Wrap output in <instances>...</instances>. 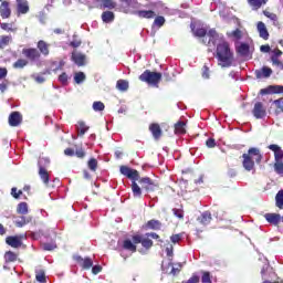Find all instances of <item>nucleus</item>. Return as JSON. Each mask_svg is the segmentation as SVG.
I'll return each instance as SVG.
<instances>
[{
    "mask_svg": "<svg viewBox=\"0 0 283 283\" xmlns=\"http://www.w3.org/2000/svg\"><path fill=\"white\" fill-rule=\"evenodd\" d=\"M190 28L193 35L201 39V43H203V45H213V48H216V41H218V32L214 29H211L209 32H207V29L202 27H196L195 23H191Z\"/></svg>",
    "mask_w": 283,
    "mask_h": 283,
    "instance_id": "3",
    "label": "nucleus"
},
{
    "mask_svg": "<svg viewBox=\"0 0 283 283\" xmlns=\"http://www.w3.org/2000/svg\"><path fill=\"white\" fill-rule=\"evenodd\" d=\"M274 171L279 174V176H283V161H275Z\"/></svg>",
    "mask_w": 283,
    "mask_h": 283,
    "instance_id": "47",
    "label": "nucleus"
},
{
    "mask_svg": "<svg viewBox=\"0 0 283 283\" xmlns=\"http://www.w3.org/2000/svg\"><path fill=\"white\" fill-rule=\"evenodd\" d=\"M59 82L62 83V85H67V73H62L59 76Z\"/></svg>",
    "mask_w": 283,
    "mask_h": 283,
    "instance_id": "58",
    "label": "nucleus"
},
{
    "mask_svg": "<svg viewBox=\"0 0 283 283\" xmlns=\"http://www.w3.org/2000/svg\"><path fill=\"white\" fill-rule=\"evenodd\" d=\"M42 249L43 251H54V249H56V243L55 242L43 243Z\"/></svg>",
    "mask_w": 283,
    "mask_h": 283,
    "instance_id": "48",
    "label": "nucleus"
},
{
    "mask_svg": "<svg viewBox=\"0 0 283 283\" xmlns=\"http://www.w3.org/2000/svg\"><path fill=\"white\" fill-rule=\"evenodd\" d=\"M175 134L182 135L187 134V123L179 120L175 124Z\"/></svg>",
    "mask_w": 283,
    "mask_h": 283,
    "instance_id": "26",
    "label": "nucleus"
},
{
    "mask_svg": "<svg viewBox=\"0 0 283 283\" xmlns=\"http://www.w3.org/2000/svg\"><path fill=\"white\" fill-rule=\"evenodd\" d=\"M199 282H200V276L192 275L186 283H199Z\"/></svg>",
    "mask_w": 283,
    "mask_h": 283,
    "instance_id": "64",
    "label": "nucleus"
},
{
    "mask_svg": "<svg viewBox=\"0 0 283 283\" xmlns=\"http://www.w3.org/2000/svg\"><path fill=\"white\" fill-rule=\"evenodd\" d=\"M11 196H13V198H15V199H19V198H21V196H23V191L18 190L17 188H12Z\"/></svg>",
    "mask_w": 283,
    "mask_h": 283,
    "instance_id": "53",
    "label": "nucleus"
},
{
    "mask_svg": "<svg viewBox=\"0 0 283 283\" xmlns=\"http://www.w3.org/2000/svg\"><path fill=\"white\" fill-rule=\"evenodd\" d=\"M133 14L139 19H154V17H156V12L154 10H137L134 11Z\"/></svg>",
    "mask_w": 283,
    "mask_h": 283,
    "instance_id": "16",
    "label": "nucleus"
},
{
    "mask_svg": "<svg viewBox=\"0 0 283 283\" xmlns=\"http://www.w3.org/2000/svg\"><path fill=\"white\" fill-rule=\"evenodd\" d=\"M250 8L254 11L260 10V8H263V6H266L269 3V0H247Z\"/></svg>",
    "mask_w": 283,
    "mask_h": 283,
    "instance_id": "19",
    "label": "nucleus"
},
{
    "mask_svg": "<svg viewBox=\"0 0 283 283\" xmlns=\"http://www.w3.org/2000/svg\"><path fill=\"white\" fill-rule=\"evenodd\" d=\"M38 167L39 169H41V167H43V169H45V167H50V158L48 157L40 158L38 161Z\"/></svg>",
    "mask_w": 283,
    "mask_h": 283,
    "instance_id": "42",
    "label": "nucleus"
},
{
    "mask_svg": "<svg viewBox=\"0 0 283 283\" xmlns=\"http://www.w3.org/2000/svg\"><path fill=\"white\" fill-rule=\"evenodd\" d=\"M280 56H282V50L275 49L273 51V54L271 55V61H273L274 59L277 60L280 59Z\"/></svg>",
    "mask_w": 283,
    "mask_h": 283,
    "instance_id": "55",
    "label": "nucleus"
},
{
    "mask_svg": "<svg viewBox=\"0 0 283 283\" xmlns=\"http://www.w3.org/2000/svg\"><path fill=\"white\" fill-rule=\"evenodd\" d=\"M17 213L28 216V202H20L17 207Z\"/></svg>",
    "mask_w": 283,
    "mask_h": 283,
    "instance_id": "34",
    "label": "nucleus"
},
{
    "mask_svg": "<svg viewBox=\"0 0 283 283\" xmlns=\"http://www.w3.org/2000/svg\"><path fill=\"white\" fill-rule=\"evenodd\" d=\"M123 249H125V251H130L132 253H136L137 251L136 243H134V241L132 242L129 239L124 240Z\"/></svg>",
    "mask_w": 283,
    "mask_h": 283,
    "instance_id": "30",
    "label": "nucleus"
},
{
    "mask_svg": "<svg viewBox=\"0 0 283 283\" xmlns=\"http://www.w3.org/2000/svg\"><path fill=\"white\" fill-rule=\"evenodd\" d=\"M6 243L9 247H12V249H19V247H21V244H22L19 237H7Z\"/></svg>",
    "mask_w": 283,
    "mask_h": 283,
    "instance_id": "21",
    "label": "nucleus"
},
{
    "mask_svg": "<svg viewBox=\"0 0 283 283\" xmlns=\"http://www.w3.org/2000/svg\"><path fill=\"white\" fill-rule=\"evenodd\" d=\"M172 213H174V216H176V218H178L179 220H185V210L178 209V208H174V209H172Z\"/></svg>",
    "mask_w": 283,
    "mask_h": 283,
    "instance_id": "46",
    "label": "nucleus"
},
{
    "mask_svg": "<svg viewBox=\"0 0 283 283\" xmlns=\"http://www.w3.org/2000/svg\"><path fill=\"white\" fill-rule=\"evenodd\" d=\"M114 19H115V15H114V12H112V11H104L102 13V21L104 23H112V21H114Z\"/></svg>",
    "mask_w": 283,
    "mask_h": 283,
    "instance_id": "32",
    "label": "nucleus"
},
{
    "mask_svg": "<svg viewBox=\"0 0 283 283\" xmlns=\"http://www.w3.org/2000/svg\"><path fill=\"white\" fill-rule=\"evenodd\" d=\"M206 146L209 147V149H213V147H216V139L214 138H208L206 140Z\"/></svg>",
    "mask_w": 283,
    "mask_h": 283,
    "instance_id": "59",
    "label": "nucleus"
},
{
    "mask_svg": "<svg viewBox=\"0 0 283 283\" xmlns=\"http://www.w3.org/2000/svg\"><path fill=\"white\" fill-rule=\"evenodd\" d=\"M139 81L142 83H147L148 85H154L158 87L160 81H163V73L151 72L150 70H146L143 74L139 75Z\"/></svg>",
    "mask_w": 283,
    "mask_h": 283,
    "instance_id": "5",
    "label": "nucleus"
},
{
    "mask_svg": "<svg viewBox=\"0 0 283 283\" xmlns=\"http://www.w3.org/2000/svg\"><path fill=\"white\" fill-rule=\"evenodd\" d=\"M15 1H17L18 15L28 14V12H30V3H28V0H15Z\"/></svg>",
    "mask_w": 283,
    "mask_h": 283,
    "instance_id": "13",
    "label": "nucleus"
},
{
    "mask_svg": "<svg viewBox=\"0 0 283 283\" xmlns=\"http://www.w3.org/2000/svg\"><path fill=\"white\" fill-rule=\"evenodd\" d=\"M181 240H182V233L172 234L170 237V241L172 242V244H178V242H180Z\"/></svg>",
    "mask_w": 283,
    "mask_h": 283,
    "instance_id": "52",
    "label": "nucleus"
},
{
    "mask_svg": "<svg viewBox=\"0 0 283 283\" xmlns=\"http://www.w3.org/2000/svg\"><path fill=\"white\" fill-rule=\"evenodd\" d=\"M149 132L151 133L155 140H160V138L163 137V128H160V124L158 123L150 124Z\"/></svg>",
    "mask_w": 283,
    "mask_h": 283,
    "instance_id": "14",
    "label": "nucleus"
},
{
    "mask_svg": "<svg viewBox=\"0 0 283 283\" xmlns=\"http://www.w3.org/2000/svg\"><path fill=\"white\" fill-rule=\"evenodd\" d=\"M10 41H12L11 35L0 36V50H3V48H6V45H10Z\"/></svg>",
    "mask_w": 283,
    "mask_h": 283,
    "instance_id": "37",
    "label": "nucleus"
},
{
    "mask_svg": "<svg viewBox=\"0 0 283 283\" xmlns=\"http://www.w3.org/2000/svg\"><path fill=\"white\" fill-rule=\"evenodd\" d=\"M93 109L94 112H103L105 109V104L103 102H94Z\"/></svg>",
    "mask_w": 283,
    "mask_h": 283,
    "instance_id": "49",
    "label": "nucleus"
},
{
    "mask_svg": "<svg viewBox=\"0 0 283 283\" xmlns=\"http://www.w3.org/2000/svg\"><path fill=\"white\" fill-rule=\"evenodd\" d=\"M201 274V283H213L211 281V272L202 271Z\"/></svg>",
    "mask_w": 283,
    "mask_h": 283,
    "instance_id": "43",
    "label": "nucleus"
},
{
    "mask_svg": "<svg viewBox=\"0 0 283 283\" xmlns=\"http://www.w3.org/2000/svg\"><path fill=\"white\" fill-rule=\"evenodd\" d=\"M91 269H92L93 275H98V273L103 271V268L101 265H93Z\"/></svg>",
    "mask_w": 283,
    "mask_h": 283,
    "instance_id": "60",
    "label": "nucleus"
},
{
    "mask_svg": "<svg viewBox=\"0 0 283 283\" xmlns=\"http://www.w3.org/2000/svg\"><path fill=\"white\" fill-rule=\"evenodd\" d=\"M74 81L75 83H77V85H80V83H83V81H85V73L83 72L76 73L74 76Z\"/></svg>",
    "mask_w": 283,
    "mask_h": 283,
    "instance_id": "50",
    "label": "nucleus"
},
{
    "mask_svg": "<svg viewBox=\"0 0 283 283\" xmlns=\"http://www.w3.org/2000/svg\"><path fill=\"white\" fill-rule=\"evenodd\" d=\"M117 3V10L119 12H124L125 14L129 13V7L132 6V0H118Z\"/></svg>",
    "mask_w": 283,
    "mask_h": 283,
    "instance_id": "17",
    "label": "nucleus"
},
{
    "mask_svg": "<svg viewBox=\"0 0 283 283\" xmlns=\"http://www.w3.org/2000/svg\"><path fill=\"white\" fill-rule=\"evenodd\" d=\"M165 17L158 15L155 18L153 25H156V28H163L165 25Z\"/></svg>",
    "mask_w": 283,
    "mask_h": 283,
    "instance_id": "44",
    "label": "nucleus"
},
{
    "mask_svg": "<svg viewBox=\"0 0 283 283\" xmlns=\"http://www.w3.org/2000/svg\"><path fill=\"white\" fill-rule=\"evenodd\" d=\"M22 55L29 63H36L41 61V52L36 48H24L22 49Z\"/></svg>",
    "mask_w": 283,
    "mask_h": 283,
    "instance_id": "6",
    "label": "nucleus"
},
{
    "mask_svg": "<svg viewBox=\"0 0 283 283\" xmlns=\"http://www.w3.org/2000/svg\"><path fill=\"white\" fill-rule=\"evenodd\" d=\"M232 36L234 39H242V31L240 29L232 31Z\"/></svg>",
    "mask_w": 283,
    "mask_h": 283,
    "instance_id": "63",
    "label": "nucleus"
},
{
    "mask_svg": "<svg viewBox=\"0 0 283 283\" xmlns=\"http://www.w3.org/2000/svg\"><path fill=\"white\" fill-rule=\"evenodd\" d=\"M132 240L134 244H142V247L146 249V251H149V249L154 247V241L149 239V237L143 238V235L140 234H135L133 235Z\"/></svg>",
    "mask_w": 283,
    "mask_h": 283,
    "instance_id": "7",
    "label": "nucleus"
},
{
    "mask_svg": "<svg viewBox=\"0 0 283 283\" xmlns=\"http://www.w3.org/2000/svg\"><path fill=\"white\" fill-rule=\"evenodd\" d=\"M242 158L243 169H245V171H255V165H261L264 156L260 148L251 147L242 155Z\"/></svg>",
    "mask_w": 283,
    "mask_h": 283,
    "instance_id": "2",
    "label": "nucleus"
},
{
    "mask_svg": "<svg viewBox=\"0 0 283 283\" xmlns=\"http://www.w3.org/2000/svg\"><path fill=\"white\" fill-rule=\"evenodd\" d=\"M29 63L27 59H18L12 66L14 70H23V67H28Z\"/></svg>",
    "mask_w": 283,
    "mask_h": 283,
    "instance_id": "31",
    "label": "nucleus"
},
{
    "mask_svg": "<svg viewBox=\"0 0 283 283\" xmlns=\"http://www.w3.org/2000/svg\"><path fill=\"white\" fill-rule=\"evenodd\" d=\"M72 61H74V63L78 65V67H83V65H85V55L82 53L73 52Z\"/></svg>",
    "mask_w": 283,
    "mask_h": 283,
    "instance_id": "22",
    "label": "nucleus"
},
{
    "mask_svg": "<svg viewBox=\"0 0 283 283\" xmlns=\"http://www.w3.org/2000/svg\"><path fill=\"white\" fill-rule=\"evenodd\" d=\"M38 52L43 56H50V44L48 42L40 40L38 42Z\"/></svg>",
    "mask_w": 283,
    "mask_h": 283,
    "instance_id": "18",
    "label": "nucleus"
},
{
    "mask_svg": "<svg viewBox=\"0 0 283 283\" xmlns=\"http://www.w3.org/2000/svg\"><path fill=\"white\" fill-rule=\"evenodd\" d=\"M35 280L40 283L48 282V279L45 277V271L44 270H38L35 271Z\"/></svg>",
    "mask_w": 283,
    "mask_h": 283,
    "instance_id": "35",
    "label": "nucleus"
},
{
    "mask_svg": "<svg viewBox=\"0 0 283 283\" xmlns=\"http://www.w3.org/2000/svg\"><path fill=\"white\" fill-rule=\"evenodd\" d=\"M256 30L261 39L269 41V30L266 29V24H264V22L259 21L256 24Z\"/></svg>",
    "mask_w": 283,
    "mask_h": 283,
    "instance_id": "15",
    "label": "nucleus"
},
{
    "mask_svg": "<svg viewBox=\"0 0 283 283\" xmlns=\"http://www.w3.org/2000/svg\"><path fill=\"white\" fill-rule=\"evenodd\" d=\"M8 123L10 127H19L23 123V115L14 111L9 115Z\"/></svg>",
    "mask_w": 283,
    "mask_h": 283,
    "instance_id": "10",
    "label": "nucleus"
},
{
    "mask_svg": "<svg viewBox=\"0 0 283 283\" xmlns=\"http://www.w3.org/2000/svg\"><path fill=\"white\" fill-rule=\"evenodd\" d=\"M87 167L91 171H96V169H98V160L91 158L87 163Z\"/></svg>",
    "mask_w": 283,
    "mask_h": 283,
    "instance_id": "41",
    "label": "nucleus"
},
{
    "mask_svg": "<svg viewBox=\"0 0 283 283\" xmlns=\"http://www.w3.org/2000/svg\"><path fill=\"white\" fill-rule=\"evenodd\" d=\"M146 238H153V240H157L158 242H160V244L165 242L163 239H160V235H158V233L156 232H147Z\"/></svg>",
    "mask_w": 283,
    "mask_h": 283,
    "instance_id": "51",
    "label": "nucleus"
},
{
    "mask_svg": "<svg viewBox=\"0 0 283 283\" xmlns=\"http://www.w3.org/2000/svg\"><path fill=\"white\" fill-rule=\"evenodd\" d=\"M75 156L77 158H84L85 157V150L83 148H78L75 150Z\"/></svg>",
    "mask_w": 283,
    "mask_h": 283,
    "instance_id": "62",
    "label": "nucleus"
},
{
    "mask_svg": "<svg viewBox=\"0 0 283 283\" xmlns=\"http://www.w3.org/2000/svg\"><path fill=\"white\" fill-rule=\"evenodd\" d=\"M272 61V64L275 65L276 67H279V70H283V62L280 61V59L275 60H271Z\"/></svg>",
    "mask_w": 283,
    "mask_h": 283,
    "instance_id": "61",
    "label": "nucleus"
},
{
    "mask_svg": "<svg viewBox=\"0 0 283 283\" xmlns=\"http://www.w3.org/2000/svg\"><path fill=\"white\" fill-rule=\"evenodd\" d=\"M198 222L202 224L203 227H207V224H211V212L205 211L200 217H198Z\"/></svg>",
    "mask_w": 283,
    "mask_h": 283,
    "instance_id": "20",
    "label": "nucleus"
},
{
    "mask_svg": "<svg viewBox=\"0 0 283 283\" xmlns=\"http://www.w3.org/2000/svg\"><path fill=\"white\" fill-rule=\"evenodd\" d=\"M273 74V70L268 66H263L261 71H256V78H269Z\"/></svg>",
    "mask_w": 283,
    "mask_h": 283,
    "instance_id": "28",
    "label": "nucleus"
},
{
    "mask_svg": "<svg viewBox=\"0 0 283 283\" xmlns=\"http://www.w3.org/2000/svg\"><path fill=\"white\" fill-rule=\"evenodd\" d=\"M217 59L221 67H231L233 65V53L229 42L223 41L217 45Z\"/></svg>",
    "mask_w": 283,
    "mask_h": 283,
    "instance_id": "4",
    "label": "nucleus"
},
{
    "mask_svg": "<svg viewBox=\"0 0 283 283\" xmlns=\"http://www.w3.org/2000/svg\"><path fill=\"white\" fill-rule=\"evenodd\" d=\"M146 229H151L153 231H160V229H163V222L156 219H151L147 221Z\"/></svg>",
    "mask_w": 283,
    "mask_h": 283,
    "instance_id": "24",
    "label": "nucleus"
},
{
    "mask_svg": "<svg viewBox=\"0 0 283 283\" xmlns=\"http://www.w3.org/2000/svg\"><path fill=\"white\" fill-rule=\"evenodd\" d=\"M265 220H268L270 224H274V227H277V224H280V221L282 220V217L277 213H266Z\"/></svg>",
    "mask_w": 283,
    "mask_h": 283,
    "instance_id": "23",
    "label": "nucleus"
},
{
    "mask_svg": "<svg viewBox=\"0 0 283 283\" xmlns=\"http://www.w3.org/2000/svg\"><path fill=\"white\" fill-rule=\"evenodd\" d=\"M1 30H6L7 32H12V24L8 22H3L0 24Z\"/></svg>",
    "mask_w": 283,
    "mask_h": 283,
    "instance_id": "57",
    "label": "nucleus"
},
{
    "mask_svg": "<svg viewBox=\"0 0 283 283\" xmlns=\"http://www.w3.org/2000/svg\"><path fill=\"white\" fill-rule=\"evenodd\" d=\"M30 222H32V217H25V216H21L19 217L15 221L14 224L15 227H18L19 229L25 227V224H30Z\"/></svg>",
    "mask_w": 283,
    "mask_h": 283,
    "instance_id": "25",
    "label": "nucleus"
},
{
    "mask_svg": "<svg viewBox=\"0 0 283 283\" xmlns=\"http://www.w3.org/2000/svg\"><path fill=\"white\" fill-rule=\"evenodd\" d=\"M252 114H253L254 118H256V119L265 118L266 117V107H264V104H262V102H256L252 109Z\"/></svg>",
    "mask_w": 283,
    "mask_h": 283,
    "instance_id": "9",
    "label": "nucleus"
},
{
    "mask_svg": "<svg viewBox=\"0 0 283 283\" xmlns=\"http://www.w3.org/2000/svg\"><path fill=\"white\" fill-rule=\"evenodd\" d=\"M237 54L240 56H249L250 46L247 43H241L239 46L235 48Z\"/></svg>",
    "mask_w": 283,
    "mask_h": 283,
    "instance_id": "27",
    "label": "nucleus"
},
{
    "mask_svg": "<svg viewBox=\"0 0 283 283\" xmlns=\"http://www.w3.org/2000/svg\"><path fill=\"white\" fill-rule=\"evenodd\" d=\"M0 17H1V19H10V17H12V9H10V2H8V1L1 2Z\"/></svg>",
    "mask_w": 283,
    "mask_h": 283,
    "instance_id": "11",
    "label": "nucleus"
},
{
    "mask_svg": "<svg viewBox=\"0 0 283 283\" xmlns=\"http://www.w3.org/2000/svg\"><path fill=\"white\" fill-rule=\"evenodd\" d=\"M275 202L279 209H283V190H279V192L276 193Z\"/></svg>",
    "mask_w": 283,
    "mask_h": 283,
    "instance_id": "39",
    "label": "nucleus"
},
{
    "mask_svg": "<svg viewBox=\"0 0 283 283\" xmlns=\"http://www.w3.org/2000/svg\"><path fill=\"white\" fill-rule=\"evenodd\" d=\"M224 210L222 208H218L216 210V217L219 219V220H224Z\"/></svg>",
    "mask_w": 283,
    "mask_h": 283,
    "instance_id": "54",
    "label": "nucleus"
},
{
    "mask_svg": "<svg viewBox=\"0 0 283 283\" xmlns=\"http://www.w3.org/2000/svg\"><path fill=\"white\" fill-rule=\"evenodd\" d=\"M6 262H17V253L12 251H8L4 253Z\"/></svg>",
    "mask_w": 283,
    "mask_h": 283,
    "instance_id": "40",
    "label": "nucleus"
},
{
    "mask_svg": "<svg viewBox=\"0 0 283 283\" xmlns=\"http://www.w3.org/2000/svg\"><path fill=\"white\" fill-rule=\"evenodd\" d=\"M39 176L44 185H50V172H48V169L40 167Z\"/></svg>",
    "mask_w": 283,
    "mask_h": 283,
    "instance_id": "29",
    "label": "nucleus"
},
{
    "mask_svg": "<svg viewBox=\"0 0 283 283\" xmlns=\"http://www.w3.org/2000/svg\"><path fill=\"white\" fill-rule=\"evenodd\" d=\"M268 149H270V151H273L275 163H280L281 160H283V150L282 147H280L277 144L269 145Z\"/></svg>",
    "mask_w": 283,
    "mask_h": 283,
    "instance_id": "12",
    "label": "nucleus"
},
{
    "mask_svg": "<svg viewBox=\"0 0 283 283\" xmlns=\"http://www.w3.org/2000/svg\"><path fill=\"white\" fill-rule=\"evenodd\" d=\"M116 87L119 92H127V90H129V82H127V80H118Z\"/></svg>",
    "mask_w": 283,
    "mask_h": 283,
    "instance_id": "33",
    "label": "nucleus"
},
{
    "mask_svg": "<svg viewBox=\"0 0 283 283\" xmlns=\"http://www.w3.org/2000/svg\"><path fill=\"white\" fill-rule=\"evenodd\" d=\"M119 171L122 176H125L128 178V180H132L130 188L134 198H143V190L146 191V193H153L154 191H158V189H160L158 182L154 181L151 178H140V172H138L136 169H132L128 166H120Z\"/></svg>",
    "mask_w": 283,
    "mask_h": 283,
    "instance_id": "1",
    "label": "nucleus"
},
{
    "mask_svg": "<svg viewBox=\"0 0 283 283\" xmlns=\"http://www.w3.org/2000/svg\"><path fill=\"white\" fill-rule=\"evenodd\" d=\"M272 94H283V86H270Z\"/></svg>",
    "mask_w": 283,
    "mask_h": 283,
    "instance_id": "56",
    "label": "nucleus"
},
{
    "mask_svg": "<svg viewBox=\"0 0 283 283\" xmlns=\"http://www.w3.org/2000/svg\"><path fill=\"white\" fill-rule=\"evenodd\" d=\"M264 17H266L268 19H271V21H273L274 25H280V21L277 20V14L275 13H271L269 11H263Z\"/></svg>",
    "mask_w": 283,
    "mask_h": 283,
    "instance_id": "38",
    "label": "nucleus"
},
{
    "mask_svg": "<svg viewBox=\"0 0 283 283\" xmlns=\"http://www.w3.org/2000/svg\"><path fill=\"white\" fill-rule=\"evenodd\" d=\"M73 260H75L84 271H90V269L94 266V261H92V258L90 256L83 259L81 255H74Z\"/></svg>",
    "mask_w": 283,
    "mask_h": 283,
    "instance_id": "8",
    "label": "nucleus"
},
{
    "mask_svg": "<svg viewBox=\"0 0 283 283\" xmlns=\"http://www.w3.org/2000/svg\"><path fill=\"white\" fill-rule=\"evenodd\" d=\"M103 7L107 8L108 10H114V8H117V3L113 0H102Z\"/></svg>",
    "mask_w": 283,
    "mask_h": 283,
    "instance_id": "45",
    "label": "nucleus"
},
{
    "mask_svg": "<svg viewBox=\"0 0 283 283\" xmlns=\"http://www.w3.org/2000/svg\"><path fill=\"white\" fill-rule=\"evenodd\" d=\"M90 129L87 125H85V122H78L77 126V135L78 136H85V133Z\"/></svg>",
    "mask_w": 283,
    "mask_h": 283,
    "instance_id": "36",
    "label": "nucleus"
}]
</instances>
